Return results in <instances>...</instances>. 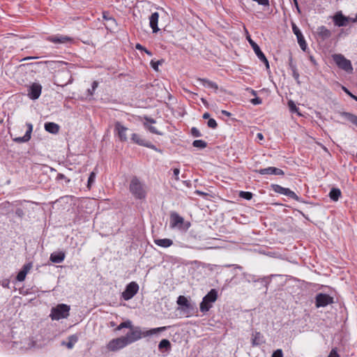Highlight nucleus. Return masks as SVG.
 Segmentation results:
<instances>
[{"label":"nucleus","instance_id":"obj_1","mask_svg":"<svg viewBox=\"0 0 357 357\" xmlns=\"http://www.w3.org/2000/svg\"><path fill=\"white\" fill-rule=\"evenodd\" d=\"M167 329L166 326L158 327L150 330L142 331L140 327H132L130 331L123 336L127 341L128 345L135 342L142 337L151 336L158 333L165 331Z\"/></svg>","mask_w":357,"mask_h":357},{"label":"nucleus","instance_id":"obj_2","mask_svg":"<svg viewBox=\"0 0 357 357\" xmlns=\"http://www.w3.org/2000/svg\"><path fill=\"white\" fill-rule=\"evenodd\" d=\"M129 190L131 194L139 199H145L146 196V190L145 185L142 183L139 178L134 176L130 183Z\"/></svg>","mask_w":357,"mask_h":357},{"label":"nucleus","instance_id":"obj_3","mask_svg":"<svg viewBox=\"0 0 357 357\" xmlns=\"http://www.w3.org/2000/svg\"><path fill=\"white\" fill-rule=\"evenodd\" d=\"M70 307L66 304H59L56 307H52L50 317L52 320H59L66 319L69 315Z\"/></svg>","mask_w":357,"mask_h":357},{"label":"nucleus","instance_id":"obj_4","mask_svg":"<svg viewBox=\"0 0 357 357\" xmlns=\"http://www.w3.org/2000/svg\"><path fill=\"white\" fill-rule=\"evenodd\" d=\"M218 298V291L215 289L211 291L203 298L200 303L199 308L202 312H208L212 307V303L215 302Z\"/></svg>","mask_w":357,"mask_h":357},{"label":"nucleus","instance_id":"obj_5","mask_svg":"<svg viewBox=\"0 0 357 357\" xmlns=\"http://www.w3.org/2000/svg\"><path fill=\"white\" fill-rule=\"evenodd\" d=\"M128 345L123 336L111 340L106 346L108 351L116 352Z\"/></svg>","mask_w":357,"mask_h":357},{"label":"nucleus","instance_id":"obj_6","mask_svg":"<svg viewBox=\"0 0 357 357\" xmlns=\"http://www.w3.org/2000/svg\"><path fill=\"white\" fill-rule=\"evenodd\" d=\"M56 82L59 86H64L68 84L72 83L73 78L70 70L68 69H63L59 70L56 76Z\"/></svg>","mask_w":357,"mask_h":357},{"label":"nucleus","instance_id":"obj_7","mask_svg":"<svg viewBox=\"0 0 357 357\" xmlns=\"http://www.w3.org/2000/svg\"><path fill=\"white\" fill-rule=\"evenodd\" d=\"M333 59L336 65L341 69L348 73L353 71V67L349 60L347 59L343 55L338 54L333 55Z\"/></svg>","mask_w":357,"mask_h":357},{"label":"nucleus","instance_id":"obj_8","mask_svg":"<svg viewBox=\"0 0 357 357\" xmlns=\"http://www.w3.org/2000/svg\"><path fill=\"white\" fill-rule=\"evenodd\" d=\"M190 226V222H184V219L177 213L172 212L170 215V227L172 228L177 227L178 229H188Z\"/></svg>","mask_w":357,"mask_h":357},{"label":"nucleus","instance_id":"obj_9","mask_svg":"<svg viewBox=\"0 0 357 357\" xmlns=\"http://www.w3.org/2000/svg\"><path fill=\"white\" fill-rule=\"evenodd\" d=\"M138 291V284L135 282H131L126 287L125 290L121 294V297L125 301H129L135 296Z\"/></svg>","mask_w":357,"mask_h":357},{"label":"nucleus","instance_id":"obj_10","mask_svg":"<svg viewBox=\"0 0 357 357\" xmlns=\"http://www.w3.org/2000/svg\"><path fill=\"white\" fill-rule=\"evenodd\" d=\"M129 129L123 126L119 121H116L114 124V132L118 136L121 142H125L128 141L127 132Z\"/></svg>","mask_w":357,"mask_h":357},{"label":"nucleus","instance_id":"obj_11","mask_svg":"<svg viewBox=\"0 0 357 357\" xmlns=\"http://www.w3.org/2000/svg\"><path fill=\"white\" fill-rule=\"evenodd\" d=\"M316 307H326L328 304L333 303V298L330 296L328 294H318L316 296Z\"/></svg>","mask_w":357,"mask_h":357},{"label":"nucleus","instance_id":"obj_12","mask_svg":"<svg viewBox=\"0 0 357 357\" xmlns=\"http://www.w3.org/2000/svg\"><path fill=\"white\" fill-rule=\"evenodd\" d=\"M248 40H249L250 45L252 46L255 53L259 58V59L260 61H261L266 65V68H269L268 61L267 60L264 54L261 51L259 45L256 43H255L252 40H251L250 38H249Z\"/></svg>","mask_w":357,"mask_h":357},{"label":"nucleus","instance_id":"obj_13","mask_svg":"<svg viewBox=\"0 0 357 357\" xmlns=\"http://www.w3.org/2000/svg\"><path fill=\"white\" fill-rule=\"evenodd\" d=\"M352 19L343 15L341 12H338L334 15L333 22L337 26H345L349 22H352Z\"/></svg>","mask_w":357,"mask_h":357},{"label":"nucleus","instance_id":"obj_14","mask_svg":"<svg viewBox=\"0 0 357 357\" xmlns=\"http://www.w3.org/2000/svg\"><path fill=\"white\" fill-rule=\"evenodd\" d=\"M102 17H103L104 20H105L107 22L105 24L107 29H108L111 31L116 29V28H117L116 21L113 17H112L109 15V12L104 11L102 13Z\"/></svg>","mask_w":357,"mask_h":357},{"label":"nucleus","instance_id":"obj_15","mask_svg":"<svg viewBox=\"0 0 357 357\" xmlns=\"http://www.w3.org/2000/svg\"><path fill=\"white\" fill-rule=\"evenodd\" d=\"M41 91L42 86L40 84L33 83L28 90V95L32 100H36L40 97Z\"/></svg>","mask_w":357,"mask_h":357},{"label":"nucleus","instance_id":"obj_16","mask_svg":"<svg viewBox=\"0 0 357 357\" xmlns=\"http://www.w3.org/2000/svg\"><path fill=\"white\" fill-rule=\"evenodd\" d=\"M292 30L296 36L298 43L302 50L305 51L307 44L301 30L294 24H292Z\"/></svg>","mask_w":357,"mask_h":357},{"label":"nucleus","instance_id":"obj_17","mask_svg":"<svg viewBox=\"0 0 357 357\" xmlns=\"http://www.w3.org/2000/svg\"><path fill=\"white\" fill-rule=\"evenodd\" d=\"M47 40L54 44H64L71 42L73 39L67 36L55 35L47 37Z\"/></svg>","mask_w":357,"mask_h":357},{"label":"nucleus","instance_id":"obj_18","mask_svg":"<svg viewBox=\"0 0 357 357\" xmlns=\"http://www.w3.org/2000/svg\"><path fill=\"white\" fill-rule=\"evenodd\" d=\"M256 172L261 175L264 174H274V175H284V172L277 167H268L267 168L260 169L256 170Z\"/></svg>","mask_w":357,"mask_h":357},{"label":"nucleus","instance_id":"obj_19","mask_svg":"<svg viewBox=\"0 0 357 357\" xmlns=\"http://www.w3.org/2000/svg\"><path fill=\"white\" fill-rule=\"evenodd\" d=\"M26 126L27 127V130L26 131L25 135L23 137L14 138V142L17 143H24L29 141V139H31V134L33 130V126L31 123H26Z\"/></svg>","mask_w":357,"mask_h":357},{"label":"nucleus","instance_id":"obj_20","mask_svg":"<svg viewBox=\"0 0 357 357\" xmlns=\"http://www.w3.org/2000/svg\"><path fill=\"white\" fill-rule=\"evenodd\" d=\"M245 278H246V280L248 282H261V283L264 284V287L266 288H267V286L269 283V280H268V277H264V278H257L255 275H251V274H244Z\"/></svg>","mask_w":357,"mask_h":357},{"label":"nucleus","instance_id":"obj_21","mask_svg":"<svg viewBox=\"0 0 357 357\" xmlns=\"http://www.w3.org/2000/svg\"><path fill=\"white\" fill-rule=\"evenodd\" d=\"M158 18L159 13L157 12L152 13L151 15L149 17V24L151 28L153 29V33H156L159 31V29L158 27Z\"/></svg>","mask_w":357,"mask_h":357},{"label":"nucleus","instance_id":"obj_22","mask_svg":"<svg viewBox=\"0 0 357 357\" xmlns=\"http://www.w3.org/2000/svg\"><path fill=\"white\" fill-rule=\"evenodd\" d=\"M264 342V336L259 332H255L252 335V347L259 346Z\"/></svg>","mask_w":357,"mask_h":357},{"label":"nucleus","instance_id":"obj_23","mask_svg":"<svg viewBox=\"0 0 357 357\" xmlns=\"http://www.w3.org/2000/svg\"><path fill=\"white\" fill-rule=\"evenodd\" d=\"M317 32L318 36L323 40L327 39L331 36V31L324 26H319Z\"/></svg>","mask_w":357,"mask_h":357},{"label":"nucleus","instance_id":"obj_24","mask_svg":"<svg viewBox=\"0 0 357 357\" xmlns=\"http://www.w3.org/2000/svg\"><path fill=\"white\" fill-rule=\"evenodd\" d=\"M45 129L52 134H56L59 131V126L53 122H48L45 124Z\"/></svg>","mask_w":357,"mask_h":357},{"label":"nucleus","instance_id":"obj_25","mask_svg":"<svg viewBox=\"0 0 357 357\" xmlns=\"http://www.w3.org/2000/svg\"><path fill=\"white\" fill-rule=\"evenodd\" d=\"M50 259L53 263H61L65 259V254L62 252H54L51 254Z\"/></svg>","mask_w":357,"mask_h":357},{"label":"nucleus","instance_id":"obj_26","mask_svg":"<svg viewBox=\"0 0 357 357\" xmlns=\"http://www.w3.org/2000/svg\"><path fill=\"white\" fill-rule=\"evenodd\" d=\"M340 116L344 117L345 119L351 122V123L354 124L356 126H357V116L346 112H340Z\"/></svg>","mask_w":357,"mask_h":357},{"label":"nucleus","instance_id":"obj_27","mask_svg":"<svg viewBox=\"0 0 357 357\" xmlns=\"http://www.w3.org/2000/svg\"><path fill=\"white\" fill-rule=\"evenodd\" d=\"M154 243L157 245L162 248H168L173 244V241L169 238L155 239Z\"/></svg>","mask_w":357,"mask_h":357},{"label":"nucleus","instance_id":"obj_28","mask_svg":"<svg viewBox=\"0 0 357 357\" xmlns=\"http://www.w3.org/2000/svg\"><path fill=\"white\" fill-rule=\"evenodd\" d=\"M340 196L341 191L338 188H332L329 192V197L333 201H337Z\"/></svg>","mask_w":357,"mask_h":357},{"label":"nucleus","instance_id":"obj_29","mask_svg":"<svg viewBox=\"0 0 357 357\" xmlns=\"http://www.w3.org/2000/svg\"><path fill=\"white\" fill-rule=\"evenodd\" d=\"M158 349L160 350L163 349H165L167 351L171 349L170 342L167 339L162 340L158 344Z\"/></svg>","mask_w":357,"mask_h":357},{"label":"nucleus","instance_id":"obj_30","mask_svg":"<svg viewBox=\"0 0 357 357\" xmlns=\"http://www.w3.org/2000/svg\"><path fill=\"white\" fill-rule=\"evenodd\" d=\"M282 195H286V196H287L293 199H295L296 201L299 200V198L296 195V193L294 192H293L292 190H291L289 188H284Z\"/></svg>","mask_w":357,"mask_h":357},{"label":"nucleus","instance_id":"obj_31","mask_svg":"<svg viewBox=\"0 0 357 357\" xmlns=\"http://www.w3.org/2000/svg\"><path fill=\"white\" fill-rule=\"evenodd\" d=\"M192 145L194 147L199 149H204L207 146V143L202 139H196L193 142Z\"/></svg>","mask_w":357,"mask_h":357},{"label":"nucleus","instance_id":"obj_32","mask_svg":"<svg viewBox=\"0 0 357 357\" xmlns=\"http://www.w3.org/2000/svg\"><path fill=\"white\" fill-rule=\"evenodd\" d=\"M200 80H201V82H203V84L205 86H207V87L211 88V89H213L215 90L218 89V85H217L216 83L213 82L209 81V80H207V79H200Z\"/></svg>","mask_w":357,"mask_h":357},{"label":"nucleus","instance_id":"obj_33","mask_svg":"<svg viewBox=\"0 0 357 357\" xmlns=\"http://www.w3.org/2000/svg\"><path fill=\"white\" fill-rule=\"evenodd\" d=\"M132 322L130 320L121 323L116 328L117 331H120L122 328H126L131 329L132 328Z\"/></svg>","mask_w":357,"mask_h":357},{"label":"nucleus","instance_id":"obj_34","mask_svg":"<svg viewBox=\"0 0 357 357\" xmlns=\"http://www.w3.org/2000/svg\"><path fill=\"white\" fill-rule=\"evenodd\" d=\"M131 140H132L134 143H135V144H138V145H140V146H141L142 144H143V141H144V139H142L140 137V136H139V135L136 134V133H132V134L131 135Z\"/></svg>","mask_w":357,"mask_h":357},{"label":"nucleus","instance_id":"obj_35","mask_svg":"<svg viewBox=\"0 0 357 357\" xmlns=\"http://www.w3.org/2000/svg\"><path fill=\"white\" fill-rule=\"evenodd\" d=\"M144 127L148 129L151 133L161 135L162 132L158 130V129L151 125H149L146 123H144Z\"/></svg>","mask_w":357,"mask_h":357},{"label":"nucleus","instance_id":"obj_36","mask_svg":"<svg viewBox=\"0 0 357 357\" xmlns=\"http://www.w3.org/2000/svg\"><path fill=\"white\" fill-rule=\"evenodd\" d=\"M188 300L184 296H179L177 298V304L180 306L188 305Z\"/></svg>","mask_w":357,"mask_h":357},{"label":"nucleus","instance_id":"obj_37","mask_svg":"<svg viewBox=\"0 0 357 357\" xmlns=\"http://www.w3.org/2000/svg\"><path fill=\"white\" fill-rule=\"evenodd\" d=\"M252 193L250 192L240 191L239 197L246 200H250L252 198Z\"/></svg>","mask_w":357,"mask_h":357},{"label":"nucleus","instance_id":"obj_38","mask_svg":"<svg viewBox=\"0 0 357 357\" xmlns=\"http://www.w3.org/2000/svg\"><path fill=\"white\" fill-rule=\"evenodd\" d=\"M77 337L76 335H71L69 337V342L67 343L66 347L68 349H72L74 347V344L77 341Z\"/></svg>","mask_w":357,"mask_h":357},{"label":"nucleus","instance_id":"obj_39","mask_svg":"<svg viewBox=\"0 0 357 357\" xmlns=\"http://www.w3.org/2000/svg\"><path fill=\"white\" fill-rule=\"evenodd\" d=\"M271 189H272L274 192H277V193H279V194H281V195H282V194H283V192H284V188H283V187L280 186V185H278V184H272V185H271Z\"/></svg>","mask_w":357,"mask_h":357},{"label":"nucleus","instance_id":"obj_40","mask_svg":"<svg viewBox=\"0 0 357 357\" xmlns=\"http://www.w3.org/2000/svg\"><path fill=\"white\" fill-rule=\"evenodd\" d=\"M96 173L94 172H92L90 174L89 179H88V183H87L88 188H91V185L94 183L95 178H96Z\"/></svg>","mask_w":357,"mask_h":357},{"label":"nucleus","instance_id":"obj_41","mask_svg":"<svg viewBox=\"0 0 357 357\" xmlns=\"http://www.w3.org/2000/svg\"><path fill=\"white\" fill-rule=\"evenodd\" d=\"M98 86V82L97 81H94L92 83L91 88L87 89L88 95L91 96H93V94L94 91H96V89H97Z\"/></svg>","mask_w":357,"mask_h":357},{"label":"nucleus","instance_id":"obj_42","mask_svg":"<svg viewBox=\"0 0 357 357\" xmlns=\"http://www.w3.org/2000/svg\"><path fill=\"white\" fill-rule=\"evenodd\" d=\"M288 107L289 108L290 112H298V107L293 100L288 101Z\"/></svg>","mask_w":357,"mask_h":357},{"label":"nucleus","instance_id":"obj_43","mask_svg":"<svg viewBox=\"0 0 357 357\" xmlns=\"http://www.w3.org/2000/svg\"><path fill=\"white\" fill-rule=\"evenodd\" d=\"M207 126L212 129H215L218 127V123L214 119H209L207 122Z\"/></svg>","mask_w":357,"mask_h":357},{"label":"nucleus","instance_id":"obj_44","mask_svg":"<svg viewBox=\"0 0 357 357\" xmlns=\"http://www.w3.org/2000/svg\"><path fill=\"white\" fill-rule=\"evenodd\" d=\"M26 274L25 271H22V270H21V271L18 273V274H17V275L16 279H17L18 281H20V282H22V281H24V279H25V278H26Z\"/></svg>","mask_w":357,"mask_h":357},{"label":"nucleus","instance_id":"obj_45","mask_svg":"<svg viewBox=\"0 0 357 357\" xmlns=\"http://www.w3.org/2000/svg\"><path fill=\"white\" fill-rule=\"evenodd\" d=\"M162 60H160V61H151V67L155 70V71H158V66L159 65H161L162 63Z\"/></svg>","mask_w":357,"mask_h":357},{"label":"nucleus","instance_id":"obj_46","mask_svg":"<svg viewBox=\"0 0 357 357\" xmlns=\"http://www.w3.org/2000/svg\"><path fill=\"white\" fill-rule=\"evenodd\" d=\"M191 135L195 137H199L202 136L199 130L195 127L191 128Z\"/></svg>","mask_w":357,"mask_h":357},{"label":"nucleus","instance_id":"obj_47","mask_svg":"<svg viewBox=\"0 0 357 357\" xmlns=\"http://www.w3.org/2000/svg\"><path fill=\"white\" fill-rule=\"evenodd\" d=\"M271 357H283V353H282V349H278L275 350L273 353Z\"/></svg>","mask_w":357,"mask_h":357},{"label":"nucleus","instance_id":"obj_48","mask_svg":"<svg viewBox=\"0 0 357 357\" xmlns=\"http://www.w3.org/2000/svg\"><path fill=\"white\" fill-rule=\"evenodd\" d=\"M15 214L17 217L20 218H22L24 216V211L20 208H18L16 209L15 211Z\"/></svg>","mask_w":357,"mask_h":357},{"label":"nucleus","instance_id":"obj_49","mask_svg":"<svg viewBox=\"0 0 357 357\" xmlns=\"http://www.w3.org/2000/svg\"><path fill=\"white\" fill-rule=\"evenodd\" d=\"M328 357H340L336 348L332 349Z\"/></svg>","mask_w":357,"mask_h":357},{"label":"nucleus","instance_id":"obj_50","mask_svg":"<svg viewBox=\"0 0 357 357\" xmlns=\"http://www.w3.org/2000/svg\"><path fill=\"white\" fill-rule=\"evenodd\" d=\"M56 179H58V180L65 179L66 183H69L70 181V180L69 178H66L64 174H61V173L57 174Z\"/></svg>","mask_w":357,"mask_h":357},{"label":"nucleus","instance_id":"obj_51","mask_svg":"<svg viewBox=\"0 0 357 357\" xmlns=\"http://www.w3.org/2000/svg\"><path fill=\"white\" fill-rule=\"evenodd\" d=\"M292 76L295 79V80L298 82V83H300L299 82V73L296 70H294V71H292Z\"/></svg>","mask_w":357,"mask_h":357},{"label":"nucleus","instance_id":"obj_52","mask_svg":"<svg viewBox=\"0 0 357 357\" xmlns=\"http://www.w3.org/2000/svg\"><path fill=\"white\" fill-rule=\"evenodd\" d=\"M253 1L257 2L259 5L261 6H268L269 1L268 0H252Z\"/></svg>","mask_w":357,"mask_h":357},{"label":"nucleus","instance_id":"obj_53","mask_svg":"<svg viewBox=\"0 0 357 357\" xmlns=\"http://www.w3.org/2000/svg\"><path fill=\"white\" fill-rule=\"evenodd\" d=\"M183 310L184 311H187L188 312H190V310H193V307L192 305H191V303L190 302L188 303V305H185L182 308Z\"/></svg>","mask_w":357,"mask_h":357},{"label":"nucleus","instance_id":"obj_54","mask_svg":"<svg viewBox=\"0 0 357 357\" xmlns=\"http://www.w3.org/2000/svg\"><path fill=\"white\" fill-rule=\"evenodd\" d=\"M250 102L253 104V105H259L261 103V99L259 98H252Z\"/></svg>","mask_w":357,"mask_h":357},{"label":"nucleus","instance_id":"obj_55","mask_svg":"<svg viewBox=\"0 0 357 357\" xmlns=\"http://www.w3.org/2000/svg\"><path fill=\"white\" fill-rule=\"evenodd\" d=\"M179 173H180L179 169H178V168L174 169V175L175 176V179L177 181L179 179V178H178Z\"/></svg>","mask_w":357,"mask_h":357},{"label":"nucleus","instance_id":"obj_56","mask_svg":"<svg viewBox=\"0 0 357 357\" xmlns=\"http://www.w3.org/2000/svg\"><path fill=\"white\" fill-rule=\"evenodd\" d=\"M31 268V265L30 264H26L23 266L22 271H25L26 272V274H27V273L29 272V271L30 270Z\"/></svg>","mask_w":357,"mask_h":357},{"label":"nucleus","instance_id":"obj_57","mask_svg":"<svg viewBox=\"0 0 357 357\" xmlns=\"http://www.w3.org/2000/svg\"><path fill=\"white\" fill-rule=\"evenodd\" d=\"M145 122L144 123H146L147 124L149 123H155V121L153 119H151V118H149V117H145Z\"/></svg>","mask_w":357,"mask_h":357},{"label":"nucleus","instance_id":"obj_58","mask_svg":"<svg viewBox=\"0 0 357 357\" xmlns=\"http://www.w3.org/2000/svg\"><path fill=\"white\" fill-rule=\"evenodd\" d=\"M143 144L141 146H146L151 149V146H152V144L148 142H146L145 140L143 141Z\"/></svg>","mask_w":357,"mask_h":357},{"label":"nucleus","instance_id":"obj_59","mask_svg":"<svg viewBox=\"0 0 357 357\" xmlns=\"http://www.w3.org/2000/svg\"><path fill=\"white\" fill-rule=\"evenodd\" d=\"M135 48H136L137 50H142V51H144V49H145V47H144V46H142V45L141 44H139V43L136 44V45H135Z\"/></svg>","mask_w":357,"mask_h":357},{"label":"nucleus","instance_id":"obj_60","mask_svg":"<svg viewBox=\"0 0 357 357\" xmlns=\"http://www.w3.org/2000/svg\"><path fill=\"white\" fill-rule=\"evenodd\" d=\"M222 114L227 116H230L231 115V114L226 110H222Z\"/></svg>","mask_w":357,"mask_h":357},{"label":"nucleus","instance_id":"obj_61","mask_svg":"<svg viewBox=\"0 0 357 357\" xmlns=\"http://www.w3.org/2000/svg\"><path fill=\"white\" fill-rule=\"evenodd\" d=\"M202 117H203V119H210V118H209V117H210V114H209V113H208V112H206V113H204V114H203V116H202Z\"/></svg>","mask_w":357,"mask_h":357},{"label":"nucleus","instance_id":"obj_62","mask_svg":"<svg viewBox=\"0 0 357 357\" xmlns=\"http://www.w3.org/2000/svg\"><path fill=\"white\" fill-rule=\"evenodd\" d=\"M289 68L291 67V66H296V64L294 63L293 62V60H292V58L290 57L289 58Z\"/></svg>","mask_w":357,"mask_h":357},{"label":"nucleus","instance_id":"obj_63","mask_svg":"<svg viewBox=\"0 0 357 357\" xmlns=\"http://www.w3.org/2000/svg\"><path fill=\"white\" fill-rule=\"evenodd\" d=\"M144 52L146 54H148V55H149V56H152V55H153L152 52H150L149 50H147V49H146V48L144 49Z\"/></svg>","mask_w":357,"mask_h":357},{"label":"nucleus","instance_id":"obj_64","mask_svg":"<svg viewBox=\"0 0 357 357\" xmlns=\"http://www.w3.org/2000/svg\"><path fill=\"white\" fill-rule=\"evenodd\" d=\"M257 138H259V139H264V136L261 133H258L257 134Z\"/></svg>","mask_w":357,"mask_h":357}]
</instances>
